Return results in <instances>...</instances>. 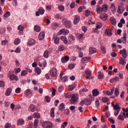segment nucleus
I'll return each instance as SVG.
<instances>
[{
  "instance_id": "obj_1",
  "label": "nucleus",
  "mask_w": 128,
  "mask_h": 128,
  "mask_svg": "<svg viewBox=\"0 0 128 128\" xmlns=\"http://www.w3.org/2000/svg\"><path fill=\"white\" fill-rule=\"evenodd\" d=\"M62 24H65L67 28H72V24L70 20H68V18H64L62 20Z\"/></svg>"
},
{
  "instance_id": "obj_4",
  "label": "nucleus",
  "mask_w": 128,
  "mask_h": 128,
  "mask_svg": "<svg viewBox=\"0 0 128 128\" xmlns=\"http://www.w3.org/2000/svg\"><path fill=\"white\" fill-rule=\"evenodd\" d=\"M42 126L44 128H52V123L50 122H44L42 123Z\"/></svg>"
},
{
  "instance_id": "obj_31",
  "label": "nucleus",
  "mask_w": 128,
  "mask_h": 128,
  "mask_svg": "<svg viewBox=\"0 0 128 128\" xmlns=\"http://www.w3.org/2000/svg\"><path fill=\"white\" fill-rule=\"evenodd\" d=\"M60 40L64 42L65 44H68V40H66V36H62L60 37Z\"/></svg>"
},
{
  "instance_id": "obj_43",
  "label": "nucleus",
  "mask_w": 128,
  "mask_h": 128,
  "mask_svg": "<svg viewBox=\"0 0 128 128\" xmlns=\"http://www.w3.org/2000/svg\"><path fill=\"white\" fill-rule=\"evenodd\" d=\"M114 94L116 96H118L120 94V90H118V88H116L114 90Z\"/></svg>"
},
{
  "instance_id": "obj_47",
  "label": "nucleus",
  "mask_w": 128,
  "mask_h": 128,
  "mask_svg": "<svg viewBox=\"0 0 128 128\" xmlns=\"http://www.w3.org/2000/svg\"><path fill=\"white\" fill-rule=\"evenodd\" d=\"M58 50L59 52H64V46L62 45H60L58 47Z\"/></svg>"
},
{
  "instance_id": "obj_22",
  "label": "nucleus",
  "mask_w": 128,
  "mask_h": 128,
  "mask_svg": "<svg viewBox=\"0 0 128 128\" xmlns=\"http://www.w3.org/2000/svg\"><path fill=\"white\" fill-rule=\"evenodd\" d=\"M28 110L29 112H34L36 110V106L34 104H30L29 106Z\"/></svg>"
},
{
  "instance_id": "obj_35",
  "label": "nucleus",
  "mask_w": 128,
  "mask_h": 128,
  "mask_svg": "<svg viewBox=\"0 0 128 128\" xmlns=\"http://www.w3.org/2000/svg\"><path fill=\"white\" fill-rule=\"evenodd\" d=\"M50 54V52L48 50H46L44 54V56L45 58H48V54Z\"/></svg>"
},
{
  "instance_id": "obj_32",
  "label": "nucleus",
  "mask_w": 128,
  "mask_h": 128,
  "mask_svg": "<svg viewBox=\"0 0 128 128\" xmlns=\"http://www.w3.org/2000/svg\"><path fill=\"white\" fill-rule=\"evenodd\" d=\"M12 94V89L10 88H8L6 90V96H10V94Z\"/></svg>"
},
{
  "instance_id": "obj_61",
  "label": "nucleus",
  "mask_w": 128,
  "mask_h": 128,
  "mask_svg": "<svg viewBox=\"0 0 128 128\" xmlns=\"http://www.w3.org/2000/svg\"><path fill=\"white\" fill-rule=\"evenodd\" d=\"M0 88H4V81H0Z\"/></svg>"
},
{
  "instance_id": "obj_58",
  "label": "nucleus",
  "mask_w": 128,
  "mask_h": 128,
  "mask_svg": "<svg viewBox=\"0 0 128 128\" xmlns=\"http://www.w3.org/2000/svg\"><path fill=\"white\" fill-rule=\"evenodd\" d=\"M68 126V122H64L61 126V128H66V126Z\"/></svg>"
},
{
  "instance_id": "obj_64",
  "label": "nucleus",
  "mask_w": 128,
  "mask_h": 128,
  "mask_svg": "<svg viewBox=\"0 0 128 128\" xmlns=\"http://www.w3.org/2000/svg\"><path fill=\"white\" fill-rule=\"evenodd\" d=\"M10 124L9 123H6L4 126L5 128H10Z\"/></svg>"
},
{
  "instance_id": "obj_38",
  "label": "nucleus",
  "mask_w": 128,
  "mask_h": 128,
  "mask_svg": "<svg viewBox=\"0 0 128 128\" xmlns=\"http://www.w3.org/2000/svg\"><path fill=\"white\" fill-rule=\"evenodd\" d=\"M87 106H90V104H92V101H90L88 98H86L84 100Z\"/></svg>"
},
{
  "instance_id": "obj_8",
  "label": "nucleus",
  "mask_w": 128,
  "mask_h": 128,
  "mask_svg": "<svg viewBox=\"0 0 128 128\" xmlns=\"http://www.w3.org/2000/svg\"><path fill=\"white\" fill-rule=\"evenodd\" d=\"M120 54H122L124 58H126L128 56V53H126V49L120 50Z\"/></svg>"
},
{
  "instance_id": "obj_57",
  "label": "nucleus",
  "mask_w": 128,
  "mask_h": 128,
  "mask_svg": "<svg viewBox=\"0 0 128 128\" xmlns=\"http://www.w3.org/2000/svg\"><path fill=\"white\" fill-rule=\"evenodd\" d=\"M38 120L36 119L34 120V128H36L38 126Z\"/></svg>"
},
{
  "instance_id": "obj_9",
  "label": "nucleus",
  "mask_w": 128,
  "mask_h": 128,
  "mask_svg": "<svg viewBox=\"0 0 128 128\" xmlns=\"http://www.w3.org/2000/svg\"><path fill=\"white\" fill-rule=\"evenodd\" d=\"M114 108H115V111L114 112V115L116 116H118V114H120V108L118 105H115L114 106Z\"/></svg>"
},
{
  "instance_id": "obj_6",
  "label": "nucleus",
  "mask_w": 128,
  "mask_h": 128,
  "mask_svg": "<svg viewBox=\"0 0 128 128\" xmlns=\"http://www.w3.org/2000/svg\"><path fill=\"white\" fill-rule=\"evenodd\" d=\"M70 32V31L68 30H66L64 28L60 30L58 32V36H60V34H68V33Z\"/></svg>"
},
{
  "instance_id": "obj_33",
  "label": "nucleus",
  "mask_w": 128,
  "mask_h": 128,
  "mask_svg": "<svg viewBox=\"0 0 128 128\" xmlns=\"http://www.w3.org/2000/svg\"><path fill=\"white\" fill-rule=\"evenodd\" d=\"M34 30H35V32H40V26L36 25L34 26Z\"/></svg>"
},
{
  "instance_id": "obj_40",
  "label": "nucleus",
  "mask_w": 128,
  "mask_h": 128,
  "mask_svg": "<svg viewBox=\"0 0 128 128\" xmlns=\"http://www.w3.org/2000/svg\"><path fill=\"white\" fill-rule=\"evenodd\" d=\"M98 80H102L104 78V74L102 73V72H98Z\"/></svg>"
},
{
  "instance_id": "obj_16",
  "label": "nucleus",
  "mask_w": 128,
  "mask_h": 128,
  "mask_svg": "<svg viewBox=\"0 0 128 128\" xmlns=\"http://www.w3.org/2000/svg\"><path fill=\"white\" fill-rule=\"evenodd\" d=\"M120 64H122V66H126V58L121 57L119 62Z\"/></svg>"
},
{
  "instance_id": "obj_3",
  "label": "nucleus",
  "mask_w": 128,
  "mask_h": 128,
  "mask_svg": "<svg viewBox=\"0 0 128 128\" xmlns=\"http://www.w3.org/2000/svg\"><path fill=\"white\" fill-rule=\"evenodd\" d=\"M50 76L54 78H56L58 76V70L55 68H53L50 70Z\"/></svg>"
},
{
  "instance_id": "obj_34",
  "label": "nucleus",
  "mask_w": 128,
  "mask_h": 128,
  "mask_svg": "<svg viewBox=\"0 0 128 128\" xmlns=\"http://www.w3.org/2000/svg\"><path fill=\"white\" fill-rule=\"evenodd\" d=\"M50 116L52 118H54V108H52L50 110Z\"/></svg>"
},
{
  "instance_id": "obj_25",
  "label": "nucleus",
  "mask_w": 128,
  "mask_h": 128,
  "mask_svg": "<svg viewBox=\"0 0 128 128\" xmlns=\"http://www.w3.org/2000/svg\"><path fill=\"white\" fill-rule=\"evenodd\" d=\"M110 22L113 26H116V18L112 16L110 18Z\"/></svg>"
},
{
  "instance_id": "obj_11",
  "label": "nucleus",
  "mask_w": 128,
  "mask_h": 128,
  "mask_svg": "<svg viewBox=\"0 0 128 128\" xmlns=\"http://www.w3.org/2000/svg\"><path fill=\"white\" fill-rule=\"evenodd\" d=\"M80 16L76 15L74 20V24H78L80 22Z\"/></svg>"
},
{
  "instance_id": "obj_53",
  "label": "nucleus",
  "mask_w": 128,
  "mask_h": 128,
  "mask_svg": "<svg viewBox=\"0 0 128 128\" xmlns=\"http://www.w3.org/2000/svg\"><path fill=\"white\" fill-rule=\"evenodd\" d=\"M84 14L86 16H88L90 14V11L88 10H85Z\"/></svg>"
},
{
  "instance_id": "obj_29",
  "label": "nucleus",
  "mask_w": 128,
  "mask_h": 128,
  "mask_svg": "<svg viewBox=\"0 0 128 128\" xmlns=\"http://www.w3.org/2000/svg\"><path fill=\"white\" fill-rule=\"evenodd\" d=\"M96 12L98 14H100V12H104L102 10V8H100V5L97 6Z\"/></svg>"
},
{
  "instance_id": "obj_15",
  "label": "nucleus",
  "mask_w": 128,
  "mask_h": 128,
  "mask_svg": "<svg viewBox=\"0 0 128 128\" xmlns=\"http://www.w3.org/2000/svg\"><path fill=\"white\" fill-rule=\"evenodd\" d=\"M45 34L44 32H40L38 35V40H42L44 38Z\"/></svg>"
},
{
  "instance_id": "obj_62",
  "label": "nucleus",
  "mask_w": 128,
  "mask_h": 128,
  "mask_svg": "<svg viewBox=\"0 0 128 128\" xmlns=\"http://www.w3.org/2000/svg\"><path fill=\"white\" fill-rule=\"evenodd\" d=\"M68 68L70 70H72V68H74V64H71L68 65Z\"/></svg>"
},
{
  "instance_id": "obj_18",
  "label": "nucleus",
  "mask_w": 128,
  "mask_h": 128,
  "mask_svg": "<svg viewBox=\"0 0 128 128\" xmlns=\"http://www.w3.org/2000/svg\"><path fill=\"white\" fill-rule=\"evenodd\" d=\"M124 12V8L122 6H119L118 8V14H122Z\"/></svg>"
},
{
  "instance_id": "obj_30",
  "label": "nucleus",
  "mask_w": 128,
  "mask_h": 128,
  "mask_svg": "<svg viewBox=\"0 0 128 128\" xmlns=\"http://www.w3.org/2000/svg\"><path fill=\"white\" fill-rule=\"evenodd\" d=\"M114 87H113L112 89H111V91H107L106 92V94H108V96H112V94H114Z\"/></svg>"
},
{
  "instance_id": "obj_26",
  "label": "nucleus",
  "mask_w": 128,
  "mask_h": 128,
  "mask_svg": "<svg viewBox=\"0 0 128 128\" xmlns=\"http://www.w3.org/2000/svg\"><path fill=\"white\" fill-rule=\"evenodd\" d=\"M105 33L106 34H107V36H112V30H110V29H106L105 31Z\"/></svg>"
},
{
  "instance_id": "obj_60",
  "label": "nucleus",
  "mask_w": 128,
  "mask_h": 128,
  "mask_svg": "<svg viewBox=\"0 0 128 128\" xmlns=\"http://www.w3.org/2000/svg\"><path fill=\"white\" fill-rule=\"evenodd\" d=\"M118 55V54H116V52H112L110 54V56H112V58H116V56Z\"/></svg>"
},
{
  "instance_id": "obj_14",
  "label": "nucleus",
  "mask_w": 128,
  "mask_h": 128,
  "mask_svg": "<svg viewBox=\"0 0 128 128\" xmlns=\"http://www.w3.org/2000/svg\"><path fill=\"white\" fill-rule=\"evenodd\" d=\"M8 77L10 78V79L11 80H16L18 81V76L14 74H12V75H9Z\"/></svg>"
},
{
  "instance_id": "obj_5",
  "label": "nucleus",
  "mask_w": 128,
  "mask_h": 128,
  "mask_svg": "<svg viewBox=\"0 0 128 128\" xmlns=\"http://www.w3.org/2000/svg\"><path fill=\"white\" fill-rule=\"evenodd\" d=\"M44 8H40L38 10V11L36 12V16H40V15H42L44 14Z\"/></svg>"
},
{
  "instance_id": "obj_12",
  "label": "nucleus",
  "mask_w": 128,
  "mask_h": 128,
  "mask_svg": "<svg viewBox=\"0 0 128 128\" xmlns=\"http://www.w3.org/2000/svg\"><path fill=\"white\" fill-rule=\"evenodd\" d=\"M124 118H126V112L121 113L119 114L118 116V120H124Z\"/></svg>"
},
{
  "instance_id": "obj_19",
  "label": "nucleus",
  "mask_w": 128,
  "mask_h": 128,
  "mask_svg": "<svg viewBox=\"0 0 128 128\" xmlns=\"http://www.w3.org/2000/svg\"><path fill=\"white\" fill-rule=\"evenodd\" d=\"M94 96H98L100 94V92L98 89H94L92 91Z\"/></svg>"
},
{
  "instance_id": "obj_50",
  "label": "nucleus",
  "mask_w": 128,
  "mask_h": 128,
  "mask_svg": "<svg viewBox=\"0 0 128 128\" xmlns=\"http://www.w3.org/2000/svg\"><path fill=\"white\" fill-rule=\"evenodd\" d=\"M95 104H96V107L99 108L100 106V100H96V102H95Z\"/></svg>"
},
{
  "instance_id": "obj_39",
  "label": "nucleus",
  "mask_w": 128,
  "mask_h": 128,
  "mask_svg": "<svg viewBox=\"0 0 128 128\" xmlns=\"http://www.w3.org/2000/svg\"><path fill=\"white\" fill-rule=\"evenodd\" d=\"M24 124V120L22 119L19 120L18 122V126H22Z\"/></svg>"
},
{
  "instance_id": "obj_59",
  "label": "nucleus",
  "mask_w": 128,
  "mask_h": 128,
  "mask_svg": "<svg viewBox=\"0 0 128 128\" xmlns=\"http://www.w3.org/2000/svg\"><path fill=\"white\" fill-rule=\"evenodd\" d=\"M58 26V24L56 23H54L52 26V28L54 30H56Z\"/></svg>"
},
{
  "instance_id": "obj_7",
  "label": "nucleus",
  "mask_w": 128,
  "mask_h": 128,
  "mask_svg": "<svg viewBox=\"0 0 128 128\" xmlns=\"http://www.w3.org/2000/svg\"><path fill=\"white\" fill-rule=\"evenodd\" d=\"M85 76L87 80H92V78H94V76H92V72L88 70L85 72Z\"/></svg>"
},
{
  "instance_id": "obj_20",
  "label": "nucleus",
  "mask_w": 128,
  "mask_h": 128,
  "mask_svg": "<svg viewBox=\"0 0 128 128\" xmlns=\"http://www.w3.org/2000/svg\"><path fill=\"white\" fill-rule=\"evenodd\" d=\"M28 46H34L36 44V41L34 40V39H30L28 42Z\"/></svg>"
},
{
  "instance_id": "obj_45",
  "label": "nucleus",
  "mask_w": 128,
  "mask_h": 128,
  "mask_svg": "<svg viewBox=\"0 0 128 128\" xmlns=\"http://www.w3.org/2000/svg\"><path fill=\"white\" fill-rule=\"evenodd\" d=\"M33 116L34 118H40V114L38 112H34L33 114Z\"/></svg>"
},
{
  "instance_id": "obj_36",
  "label": "nucleus",
  "mask_w": 128,
  "mask_h": 128,
  "mask_svg": "<svg viewBox=\"0 0 128 128\" xmlns=\"http://www.w3.org/2000/svg\"><path fill=\"white\" fill-rule=\"evenodd\" d=\"M32 94V92H30V90L28 89L26 90L24 92V95L26 96H30Z\"/></svg>"
},
{
  "instance_id": "obj_24",
  "label": "nucleus",
  "mask_w": 128,
  "mask_h": 128,
  "mask_svg": "<svg viewBox=\"0 0 128 128\" xmlns=\"http://www.w3.org/2000/svg\"><path fill=\"white\" fill-rule=\"evenodd\" d=\"M64 103H62L58 107V110H61V112H64Z\"/></svg>"
},
{
  "instance_id": "obj_21",
  "label": "nucleus",
  "mask_w": 128,
  "mask_h": 128,
  "mask_svg": "<svg viewBox=\"0 0 128 128\" xmlns=\"http://www.w3.org/2000/svg\"><path fill=\"white\" fill-rule=\"evenodd\" d=\"M89 52L90 54H96V49L92 47L89 48Z\"/></svg>"
},
{
  "instance_id": "obj_41",
  "label": "nucleus",
  "mask_w": 128,
  "mask_h": 128,
  "mask_svg": "<svg viewBox=\"0 0 128 128\" xmlns=\"http://www.w3.org/2000/svg\"><path fill=\"white\" fill-rule=\"evenodd\" d=\"M35 70L38 74H42V70L38 67L36 68Z\"/></svg>"
},
{
  "instance_id": "obj_44",
  "label": "nucleus",
  "mask_w": 128,
  "mask_h": 128,
  "mask_svg": "<svg viewBox=\"0 0 128 128\" xmlns=\"http://www.w3.org/2000/svg\"><path fill=\"white\" fill-rule=\"evenodd\" d=\"M110 8L112 10L113 12H114L116 10V6L114 5V4H112L110 5Z\"/></svg>"
},
{
  "instance_id": "obj_46",
  "label": "nucleus",
  "mask_w": 128,
  "mask_h": 128,
  "mask_svg": "<svg viewBox=\"0 0 128 128\" xmlns=\"http://www.w3.org/2000/svg\"><path fill=\"white\" fill-rule=\"evenodd\" d=\"M18 30H20V32H22L24 30V27L22 25H19L18 27Z\"/></svg>"
},
{
  "instance_id": "obj_42",
  "label": "nucleus",
  "mask_w": 128,
  "mask_h": 128,
  "mask_svg": "<svg viewBox=\"0 0 128 128\" xmlns=\"http://www.w3.org/2000/svg\"><path fill=\"white\" fill-rule=\"evenodd\" d=\"M58 9L60 12H64V6L62 5H59L58 6Z\"/></svg>"
},
{
  "instance_id": "obj_27",
  "label": "nucleus",
  "mask_w": 128,
  "mask_h": 128,
  "mask_svg": "<svg viewBox=\"0 0 128 128\" xmlns=\"http://www.w3.org/2000/svg\"><path fill=\"white\" fill-rule=\"evenodd\" d=\"M102 8L103 12H108V5L106 4H103Z\"/></svg>"
},
{
  "instance_id": "obj_51",
  "label": "nucleus",
  "mask_w": 128,
  "mask_h": 128,
  "mask_svg": "<svg viewBox=\"0 0 128 128\" xmlns=\"http://www.w3.org/2000/svg\"><path fill=\"white\" fill-rule=\"evenodd\" d=\"M54 44H60V38H56L54 39Z\"/></svg>"
},
{
  "instance_id": "obj_17",
  "label": "nucleus",
  "mask_w": 128,
  "mask_h": 128,
  "mask_svg": "<svg viewBox=\"0 0 128 128\" xmlns=\"http://www.w3.org/2000/svg\"><path fill=\"white\" fill-rule=\"evenodd\" d=\"M100 18L102 20L105 21L108 20V14H103L100 15Z\"/></svg>"
},
{
  "instance_id": "obj_56",
  "label": "nucleus",
  "mask_w": 128,
  "mask_h": 128,
  "mask_svg": "<svg viewBox=\"0 0 128 128\" xmlns=\"http://www.w3.org/2000/svg\"><path fill=\"white\" fill-rule=\"evenodd\" d=\"M10 16V12H6V14H4V18H8Z\"/></svg>"
},
{
  "instance_id": "obj_23",
  "label": "nucleus",
  "mask_w": 128,
  "mask_h": 128,
  "mask_svg": "<svg viewBox=\"0 0 128 128\" xmlns=\"http://www.w3.org/2000/svg\"><path fill=\"white\" fill-rule=\"evenodd\" d=\"M70 60V57L68 56H65L62 58V62L63 63L68 62Z\"/></svg>"
},
{
  "instance_id": "obj_55",
  "label": "nucleus",
  "mask_w": 128,
  "mask_h": 128,
  "mask_svg": "<svg viewBox=\"0 0 128 128\" xmlns=\"http://www.w3.org/2000/svg\"><path fill=\"white\" fill-rule=\"evenodd\" d=\"M45 101L47 102H50V96H46L45 97Z\"/></svg>"
},
{
  "instance_id": "obj_37",
  "label": "nucleus",
  "mask_w": 128,
  "mask_h": 128,
  "mask_svg": "<svg viewBox=\"0 0 128 128\" xmlns=\"http://www.w3.org/2000/svg\"><path fill=\"white\" fill-rule=\"evenodd\" d=\"M14 44L16 46H18V44H20V40L18 38H16L14 41Z\"/></svg>"
},
{
  "instance_id": "obj_54",
  "label": "nucleus",
  "mask_w": 128,
  "mask_h": 128,
  "mask_svg": "<svg viewBox=\"0 0 128 128\" xmlns=\"http://www.w3.org/2000/svg\"><path fill=\"white\" fill-rule=\"evenodd\" d=\"M102 100L103 102H108V98L106 97H103V98H102Z\"/></svg>"
},
{
  "instance_id": "obj_48",
  "label": "nucleus",
  "mask_w": 128,
  "mask_h": 128,
  "mask_svg": "<svg viewBox=\"0 0 128 128\" xmlns=\"http://www.w3.org/2000/svg\"><path fill=\"white\" fill-rule=\"evenodd\" d=\"M28 74V71L25 70L22 72L21 73V76H26Z\"/></svg>"
},
{
  "instance_id": "obj_52",
  "label": "nucleus",
  "mask_w": 128,
  "mask_h": 128,
  "mask_svg": "<svg viewBox=\"0 0 128 128\" xmlns=\"http://www.w3.org/2000/svg\"><path fill=\"white\" fill-rule=\"evenodd\" d=\"M100 49L102 50V54H106V48H104V46H102L100 47Z\"/></svg>"
},
{
  "instance_id": "obj_49",
  "label": "nucleus",
  "mask_w": 128,
  "mask_h": 128,
  "mask_svg": "<svg viewBox=\"0 0 128 128\" xmlns=\"http://www.w3.org/2000/svg\"><path fill=\"white\" fill-rule=\"evenodd\" d=\"M102 24L101 23H98L96 26V28L97 30H100V28H102Z\"/></svg>"
},
{
  "instance_id": "obj_2",
  "label": "nucleus",
  "mask_w": 128,
  "mask_h": 128,
  "mask_svg": "<svg viewBox=\"0 0 128 128\" xmlns=\"http://www.w3.org/2000/svg\"><path fill=\"white\" fill-rule=\"evenodd\" d=\"M80 96L78 94H74L72 96L70 102L72 104H74L78 102Z\"/></svg>"
},
{
  "instance_id": "obj_28",
  "label": "nucleus",
  "mask_w": 128,
  "mask_h": 128,
  "mask_svg": "<svg viewBox=\"0 0 128 128\" xmlns=\"http://www.w3.org/2000/svg\"><path fill=\"white\" fill-rule=\"evenodd\" d=\"M60 80H61L62 82H66L68 80V76H65L62 78H60Z\"/></svg>"
},
{
  "instance_id": "obj_63",
  "label": "nucleus",
  "mask_w": 128,
  "mask_h": 128,
  "mask_svg": "<svg viewBox=\"0 0 128 128\" xmlns=\"http://www.w3.org/2000/svg\"><path fill=\"white\" fill-rule=\"evenodd\" d=\"M58 90L59 92H62V90H64V86H60L58 88Z\"/></svg>"
},
{
  "instance_id": "obj_10",
  "label": "nucleus",
  "mask_w": 128,
  "mask_h": 128,
  "mask_svg": "<svg viewBox=\"0 0 128 128\" xmlns=\"http://www.w3.org/2000/svg\"><path fill=\"white\" fill-rule=\"evenodd\" d=\"M76 86H78V82H75L73 83L72 84L69 86V90H70V92H72V90H74V88H76Z\"/></svg>"
},
{
  "instance_id": "obj_13",
  "label": "nucleus",
  "mask_w": 128,
  "mask_h": 128,
  "mask_svg": "<svg viewBox=\"0 0 128 128\" xmlns=\"http://www.w3.org/2000/svg\"><path fill=\"white\" fill-rule=\"evenodd\" d=\"M126 32L124 31V36L121 38L122 42L123 44H126Z\"/></svg>"
}]
</instances>
